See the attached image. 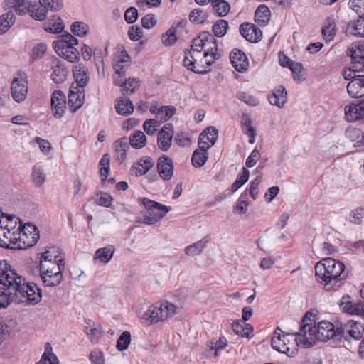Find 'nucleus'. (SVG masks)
<instances>
[{
    "mask_svg": "<svg viewBox=\"0 0 364 364\" xmlns=\"http://www.w3.org/2000/svg\"><path fill=\"white\" fill-rule=\"evenodd\" d=\"M339 326H335L332 323L326 321H322L316 324V322L311 320L306 313L302 321L298 340L301 344L306 347H311L316 341H326L331 338L339 340L338 330Z\"/></svg>",
    "mask_w": 364,
    "mask_h": 364,
    "instance_id": "1",
    "label": "nucleus"
},
{
    "mask_svg": "<svg viewBox=\"0 0 364 364\" xmlns=\"http://www.w3.org/2000/svg\"><path fill=\"white\" fill-rule=\"evenodd\" d=\"M343 262L333 258L323 259L315 265V274L328 291L338 289L347 274Z\"/></svg>",
    "mask_w": 364,
    "mask_h": 364,
    "instance_id": "2",
    "label": "nucleus"
},
{
    "mask_svg": "<svg viewBox=\"0 0 364 364\" xmlns=\"http://www.w3.org/2000/svg\"><path fill=\"white\" fill-rule=\"evenodd\" d=\"M9 305L16 304H26L34 305L39 303L42 299L41 289L35 283H28L21 276L16 277L15 280L9 282L6 290Z\"/></svg>",
    "mask_w": 364,
    "mask_h": 364,
    "instance_id": "3",
    "label": "nucleus"
},
{
    "mask_svg": "<svg viewBox=\"0 0 364 364\" xmlns=\"http://www.w3.org/2000/svg\"><path fill=\"white\" fill-rule=\"evenodd\" d=\"M176 312V306L173 304L164 301L149 306L141 318L149 324L152 325L173 316Z\"/></svg>",
    "mask_w": 364,
    "mask_h": 364,
    "instance_id": "4",
    "label": "nucleus"
},
{
    "mask_svg": "<svg viewBox=\"0 0 364 364\" xmlns=\"http://www.w3.org/2000/svg\"><path fill=\"white\" fill-rule=\"evenodd\" d=\"M138 201L149 213V215L144 216L142 220H138V223L146 225H154L159 222L171 210V207L164 205L147 198H139Z\"/></svg>",
    "mask_w": 364,
    "mask_h": 364,
    "instance_id": "5",
    "label": "nucleus"
},
{
    "mask_svg": "<svg viewBox=\"0 0 364 364\" xmlns=\"http://www.w3.org/2000/svg\"><path fill=\"white\" fill-rule=\"evenodd\" d=\"M296 333L294 335L297 336ZM293 337L294 333H284L277 327L271 340L272 347L279 353L293 357L296 350L294 342H299L298 338L294 339Z\"/></svg>",
    "mask_w": 364,
    "mask_h": 364,
    "instance_id": "6",
    "label": "nucleus"
},
{
    "mask_svg": "<svg viewBox=\"0 0 364 364\" xmlns=\"http://www.w3.org/2000/svg\"><path fill=\"white\" fill-rule=\"evenodd\" d=\"M65 269L61 263L44 262L40 264V276L45 287H55L63 280L62 272Z\"/></svg>",
    "mask_w": 364,
    "mask_h": 364,
    "instance_id": "7",
    "label": "nucleus"
},
{
    "mask_svg": "<svg viewBox=\"0 0 364 364\" xmlns=\"http://www.w3.org/2000/svg\"><path fill=\"white\" fill-rule=\"evenodd\" d=\"M18 249L26 250L33 247L39 239V232L34 225L28 223L23 226L18 227Z\"/></svg>",
    "mask_w": 364,
    "mask_h": 364,
    "instance_id": "8",
    "label": "nucleus"
},
{
    "mask_svg": "<svg viewBox=\"0 0 364 364\" xmlns=\"http://www.w3.org/2000/svg\"><path fill=\"white\" fill-rule=\"evenodd\" d=\"M11 96L16 102L21 103L26 100L28 83L25 73L20 72L16 74L11 82Z\"/></svg>",
    "mask_w": 364,
    "mask_h": 364,
    "instance_id": "9",
    "label": "nucleus"
},
{
    "mask_svg": "<svg viewBox=\"0 0 364 364\" xmlns=\"http://www.w3.org/2000/svg\"><path fill=\"white\" fill-rule=\"evenodd\" d=\"M338 338H343L346 341L352 338L359 340L362 338L364 332L363 324L353 320L348 321L344 325H340L338 330Z\"/></svg>",
    "mask_w": 364,
    "mask_h": 364,
    "instance_id": "10",
    "label": "nucleus"
},
{
    "mask_svg": "<svg viewBox=\"0 0 364 364\" xmlns=\"http://www.w3.org/2000/svg\"><path fill=\"white\" fill-rule=\"evenodd\" d=\"M53 48L58 55L70 63L80 59L79 51L73 46H65L63 41H53Z\"/></svg>",
    "mask_w": 364,
    "mask_h": 364,
    "instance_id": "11",
    "label": "nucleus"
},
{
    "mask_svg": "<svg viewBox=\"0 0 364 364\" xmlns=\"http://www.w3.org/2000/svg\"><path fill=\"white\" fill-rule=\"evenodd\" d=\"M51 111L53 116L61 118L65 113L66 107V97L60 90H55L51 95Z\"/></svg>",
    "mask_w": 364,
    "mask_h": 364,
    "instance_id": "12",
    "label": "nucleus"
},
{
    "mask_svg": "<svg viewBox=\"0 0 364 364\" xmlns=\"http://www.w3.org/2000/svg\"><path fill=\"white\" fill-rule=\"evenodd\" d=\"M173 134V127L170 123L164 125L159 132L157 144L161 151H166L169 149L172 143Z\"/></svg>",
    "mask_w": 364,
    "mask_h": 364,
    "instance_id": "13",
    "label": "nucleus"
},
{
    "mask_svg": "<svg viewBox=\"0 0 364 364\" xmlns=\"http://www.w3.org/2000/svg\"><path fill=\"white\" fill-rule=\"evenodd\" d=\"M85 100L84 90L79 87H75V82H73L70 87L68 105L70 110L72 112H75L80 108Z\"/></svg>",
    "mask_w": 364,
    "mask_h": 364,
    "instance_id": "14",
    "label": "nucleus"
},
{
    "mask_svg": "<svg viewBox=\"0 0 364 364\" xmlns=\"http://www.w3.org/2000/svg\"><path fill=\"white\" fill-rule=\"evenodd\" d=\"M240 33L247 41L256 43L262 37V31L251 23H242L240 26Z\"/></svg>",
    "mask_w": 364,
    "mask_h": 364,
    "instance_id": "15",
    "label": "nucleus"
},
{
    "mask_svg": "<svg viewBox=\"0 0 364 364\" xmlns=\"http://www.w3.org/2000/svg\"><path fill=\"white\" fill-rule=\"evenodd\" d=\"M349 296H344L340 301L341 309L350 314L360 316L364 318V302L358 301L353 303L350 301Z\"/></svg>",
    "mask_w": 364,
    "mask_h": 364,
    "instance_id": "16",
    "label": "nucleus"
},
{
    "mask_svg": "<svg viewBox=\"0 0 364 364\" xmlns=\"http://www.w3.org/2000/svg\"><path fill=\"white\" fill-rule=\"evenodd\" d=\"M154 164V161L150 156L142 157L132 164L130 173L136 177L142 176L153 168Z\"/></svg>",
    "mask_w": 364,
    "mask_h": 364,
    "instance_id": "17",
    "label": "nucleus"
},
{
    "mask_svg": "<svg viewBox=\"0 0 364 364\" xmlns=\"http://www.w3.org/2000/svg\"><path fill=\"white\" fill-rule=\"evenodd\" d=\"M230 59L235 69L240 73L245 72L248 68V59L244 52L239 49H233L230 53Z\"/></svg>",
    "mask_w": 364,
    "mask_h": 364,
    "instance_id": "18",
    "label": "nucleus"
},
{
    "mask_svg": "<svg viewBox=\"0 0 364 364\" xmlns=\"http://www.w3.org/2000/svg\"><path fill=\"white\" fill-rule=\"evenodd\" d=\"M157 169L161 178L166 181L171 179L173 172L172 160L166 156L160 157L157 163Z\"/></svg>",
    "mask_w": 364,
    "mask_h": 364,
    "instance_id": "19",
    "label": "nucleus"
},
{
    "mask_svg": "<svg viewBox=\"0 0 364 364\" xmlns=\"http://www.w3.org/2000/svg\"><path fill=\"white\" fill-rule=\"evenodd\" d=\"M51 68L53 70L51 75L53 81L56 84L63 83L66 80L68 73L65 65L60 60L55 59L52 62Z\"/></svg>",
    "mask_w": 364,
    "mask_h": 364,
    "instance_id": "20",
    "label": "nucleus"
},
{
    "mask_svg": "<svg viewBox=\"0 0 364 364\" xmlns=\"http://www.w3.org/2000/svg\"><path fill=\"white\" fill-rule=\"evenodd\" d=\"M87 72V67L82 64H77L74 66L73 73L76 84L75 87L84 90L89 80Z\"/></svg>",
    "mask_w": 364,
    "mask_h": 364,
    "instance_id": "21",
    "label": "nucleus"
},
{
    "mask_svg": "<svg viewBox=\"0 0 364 364\" xmlns=\"http://www.w3.org/2000/svg\"><path fill=\"white\" fill-rule=\"evenodd\" d=\"M347 91L353 98H359L364 96V75L357 79L350 81L347 85Z\"/></svg>",
    "mask_w": 364,
    "mask_h": 364,
    "instance_id": "22",
    "label": "nucleus"
},
{
    "mask_svg": "<svg viewBox=\"0 0 364 364\" xmlns=\"http://www.w3.org/2000/svg\"><path fill=\"white\" fill-rule=\"evenodd\" d=\"M287 100V92L285 87L279 85L272 91V93L269 95V102L271 105L277 106L281 108L283 107Z\"/></svg>",
    "mask_w": 364,
    "mask_h": 364,
    "instance_id": "23",
    "label": "nucleus"
},
{
    "mask_svg": "<svg viewBox=\"0 0 364 364\" xmlns=\"http://www.w3.org/2000/svg\"><path fill=\"white\" fill-rule=\"evenodd\" d=\"M10 267L6 260L0 261V284L7 288L9 287V282H12V280H15L18 276Z\"/></svg>",
    "mask_w": 364,
    "mask_h": 364,
    "instance_id": "24",
    "label": "nucleus"
},
{
    "mask_svg": "<svg viewBox=\"0 0 364 364\" xmlns=\"http://www.w3.org/2000/svg\"><path fill=\"white\" fill-rule=\"evenodd\" d=\"M204 57L213 56V58H220L223 55V50L218 47L215 37L208 33L207 43L205 48Z\"/></svg>",
    "mask_w": 364,
    "mask_h": 364,
    "instance_id": "25",
    "label": "nucleus"
},
{
    "mask_svg": "<svg viewBox=\"0 0 364 364\" xmlns=\"http://www.w3.org/2000/svg\"><path fill=\"white\" fill-rule=\"evenodd\" d=\"M114 146L116 152L115 160L122 164L126 159V154L129 149L128 139L125 137L121 138L114 143Z\"/></svg>",
    "mask_w": 364,
    "mask_h": 364,
    "instance_id": "26",
    "label": "nucleus"
},
{
    "mask_svg": "<svg viewBox=\"0 0 364 364\" xmlns=\"http://www.w3.org/2000/svg\"><path fill=\"white\" fill-rule=\"evenodd\" d=\"M182 21H179L178 23H173L165 33L161 35L162 44L166 47L173 46L178 41L176 36L177 28L181 27Z\"/></svg>",
    "mask_w": 364,
    "mask_h": 364,
    "instance_id": "27",
    "label": "nucleus"
},
{
    "mask_svg": "<svg viewBox=\"0 0 364 364\" xmlns=\"http://www.w3.org/2000/svg\"><path fill=\"white\" fill-rule=\"evenodd\" d=\"M321 33L326 41H333L336 33V21L333 17H328L326 19L321 29Z\"/></svg>",
    "mask_w": 364,
    "mask_h": 364,
    "instance_id": "28",
    "label": "nucleus"
},
{
    "mask_svg": "<svg viewBox=\"0 0 364 364\" xmlns=\"http://www.w3.org/2000/svg\"><path fill=\"white\" fill-rule=\"evenodd\" d=\"M115 109L119 114L127 116L133 112L134 105L128 98H119L116 100Z\"/></svg>",
    "mask_w": 364,
    "mask_h": 364,
    "instance_id": "29",
    "label": "nucleus"
},
{
    "mask_svg": "<svg viewBox=\"0 0 364 364\" xmlns=\"http://www.w3.org/2000/svg\"><path fill=\"white\" fill-rule=\"evenodd\" d=\"M44 262L56 263L58 264H63L65 267L64 259L57 254V250L55 247H50L48 250H46L42 254L40 264Z\"/></svg>",
    "mask_w": 364,
    "mask_h": 364,
    "instance_id": "30",
    "label": "nucleus"
},
{
    "mask_svg": "<svg viewBox=\"0 0 364 364\" xmlns=\"http://www.w3.org/2000/svg\"><path fill=\"white\" fill-rule=\"evenodd\" d=\"M115 249L112 245H107L105 247L97 250L95 253L94 259H98L103 263H107L112 258Z\"/></svg>",
    "mask_w": 364,
    "mask_h": 364,
    "instance_id": "31",
    "label": "nucleus"
},
{
    "mask_svg": "<svg viewBox=\"0 0 364 364\" xmlns=\"http://www.w3.org/2000/svg\"><path fill=\"white\" fill-rule=\"evenodd\" d=\"M115 85L122 87V92L124 95H129L139 89V80L136 78H129L122 84L115 82Z\"/></svg>",
    "mask_w": 364,
    "mask_h": 364,
    "instance_id": "32",
    "label": "nucleus"
},
{
    "mask_svg": "<svg viewBox=\"0 0 364 364\" xmlns=\"http://www.w3.org/2000/svg\"><path fill=\"white\" fill-rule=\"evenodd\" d=\"M146 136L141 131H135L129 136V143L135 149H141L146 145Z\"/></svg>",
    "mask_w": 364,
    "mask_h": 364,
    "instance_id": "33",
    "label": "nucleus"
},
{
    "mask_svg": "<svg viewBox=\"0 0 364 364\" xmlns=\"http://www.w3.org/2000/svg\"><path fill=\"white\" fill-rule=\"evenodd\" d=\"M346 32L353 36L364 37V18L350 22L346 27Z\"/></svg>",
    "mask_w": 364,
    "mask_h": 364,
    "instance_id": "34",
    "label": "nucleus"
},
{
    "mask_svg": "<svg viewBox=\"0 0 364 364\" xmlns=\"http://www.w3.org/2000/svg\"><path fill=\"white\" fill-rule=\"evenodd\" d=\"M15 22V15L9 11L0 16V35L5 33Z\"/></svg>",
    "mask_w": 364,
    "mask_h": 364,
    "instance_id": "35",
    "label": "nucleus"
},
{
    "mask_svg": "<svg viewBox=\"0 0 364 364\" xmlns=\"http://www.w3.org/2000/svg\"><path fill=\"white\" fill-rule=\"evenodd\" d=\"M208 240L206 238H203L193 245L188 246L186 248V254L195 257L202 253L203 249L205 247Z\"/></svg>",
    "mask_w": 364,
    "mask_h": 364,
    "instance_id": "36",
    "label": "nucleus"
},
{
    "mask_svg": "<svg viewBox=\"0 0 364 364\" xmlns=\"http://www.w3.org/2000/svg\"><path fill=\"white\" fill-rule=\"evenodd\" d=\"M85 333L92 343L97 344L102 336V329L100 325L97 326H90L85 328Z\"/></svg>",
    "mask_w": 364,
    "mask_h": 364,
    "instance_id": "37",
    "label": "nucleus"
},
{
    "mask_svg": "<svg viewBox=\"0 0 364 364\" xmlns=\"http://www.w3.org/2000/svg\"><path fill=\"white\" fill-rule=\"evenodd\" d=\"M64 29V23L60 16H53L51 22H48L45 25V30L52 33H59Z\"/></svg>",
    "mask_w": 364,
    "mask_h": 364,
    "instance_id": "38",
    "label": "nucleus"
},
{
    "mask_svg": "<svg viewBox=\"0 0 364 364\" xmlns=\"http://www.w3.org/2000/svg\"><path fill=\"white\" fill-rule=\"evenodd\" d=\"M363 71L364 70H363L360 68V65L357 63L350 68H344L342 71V76L345 80L352 81L353 79L360 77V76L362 75V74L360 73Z\"/></svg>",
    "mask_w": 364,
    "mask_h": 364,
    "instance_id": "39",
    "label": "nucleus"
},
{
    "mask_svg": "<svg viewBox=\"0 0 364 364\" xmlns=\"http://www.w3.org/2000/svg\"><path fill=\"white\" fill-rule=\"evenodd\" d=\"M183 58V66L188 69L190 66L194 65V63L203 57V52L201 50H189L185 53Z\"/></svg>",
    "mask_w": 364,
    "mask_h": 364,
    "instance_id": "40",
    "label": "nucleus"
},
{
    "mask_svg": "<svg viewBox=\"0 0 364 364\" xmlns=\"http://www.w3.org/2000/svg\"><path fill=\"white\" fill-rule=\"evenodd\" d=\"M363 133L358 128H348L346 131V136L351 142L355 144V146H360L363 144Z\"/></svg>",
    "mask_w": 364,
    "mask_h": 364,
    "instance_id": "41",
    "label": "nucleus"
},
{
    "mask_svg": "<svg viewBox=\"0 0 364 364\" xmlns=\"http://www.w3.org/2000/svg\"><path fill=\"white\" fill-rule=\"evenodd\" d=\"M245 326H247V324L245 323L243 321H235L232 324V328L233 331L237 334L242 337H250V333L252 332V328L251 327L245 328Z\"/></svg>",
    "mask_w": 364,
    "mask_h": 364,
    "instance_id": "42",
    "label": "nucleus"
},
{
    "mask_svg": "<svg viewBox=\"0 0 364 364\" xmlns=\"http://www.w3.org/2000/svg\"><path fill=\"white\" fill-rule=\"evenodd\" d=\"M109 162H110V157L108 154H105L99 163V166H100V174L101 176V181L104 183L109 174L110 166H109Z\"/></svg>",
    "mask_w": 364,
    "mask_h": 364,
    "instance_id": "43",
    "label": "nucleus"
},
{
    "mask_svg": "<svg viewBox=\"0 0 364 364\" xmlns=\"http://www.w3.org/2000/svg\"><path fill=\"white\" fill-rule=\"evenodd\" d=\"M70 30L75 36L84 37L88 33L90 27L85 22L75 21L72 23Z\"/></svg>",
    "mask_w": 364,
    "mask_h": 364,
    "instance_id": "44",
    "label": "nucleus"
},
{
    "mask_svg": "<svg viewBox=\"0 0 364 364\" xmlns=\"http://www.w3.org/2000/svg\"><path fill=\"white\" fill-rule=\"evenodd\" d=\"M218 136V130L213 127H208L200 134V140L205 139V141H208L212 146L215 143Z\"/></svg>",
    "mask_w": 364,
    "mask_h": 364,
    "instance_id": "45",
    "label": "nucleus"
},
{
    "mask_svg": "<svg viewBox=\"0 0 364 364\" xmlns=\"http://www.w3.org/2000/svg\"><path fill=\"white\" fill-rule=\"evenodd\" d=\"M270 14L269 9L266 5L262 4L257 7L255 16L259 23L262 22L264 23L269 21Z\"/></svg>",
    "mask_w": 364,
    "mask_h": 364,
    "instance_id": "46",
    "label": "nucleus"
},
{
    "mask_svg": "<svg viewBox=\"0 0 364 364\" xmlns=\"http://www.w3.org/2000/svg\"><path fill=\"white\" fill-rule=\"evenodd\" d=\"M345 117L349 122H354L361 119L360 112H359L356 104L345 107Z\"/></svg>",
    "mask_w": 364,
    "mask_h": 364,
    "instance_id": "47",
    "label": "nucleus"
},
{
    "mask_svg": "<svg viewBox=\"0 0 364 364\" xmlns=\"http://www.w3.org/2000/svg\"><path fill=\"white\" fill-rule=\"evenodd\" d=\"M250 176L249 170L246 168H242V172L240 175H239L231 186V191L235 193L237 191L241 186H242L247 181Z\"/></svg>",
    "mask_w": 364,
    "mask_h": 364,
    "instance_id": "48",
    "label": "nucleus"
},
{
    "mask_svg": "<svg viewBox=\"0 0 364 364\" xmlns=\"http://www.w3.org/2000/svg\"><path fill=\"white\" fill-rule=\"evenodd\" d=\"M208 153L195 151L192 155L191 162L194 167H202L208 160Z\"/></svg>",
    "mask_w": 364,
    "mask_h": 364,
    "instance_id": "49",
    "label": "nucleus"
},
{
    "mask_svg": "<svg viewBox=\"0 0 364 364\" xmlns=\"http://www.w3.org/2000/svg\"><path fill=\"white\" fill-rule=\"evenodd\" d=\"M228 29V22L224 19L217 21L213 26L212 31L217 37H223Z\"/></svg>",
    "mask_w": 364,
    "mask_h": 364,
    "instance_id": "50",
    "label": "nucleus"
},
{
    "mask_svg": "<svg viewBox=\"0 0 364 364\" xmlns=\"http://www.w3.org/2000/svg\"><path fill=\"white\" fill-rule=\"evenodd\" d=\"M208 36V33L204 32L201 33L198 38H195L193 41V44L191 45V48L190 50H201V52L205 50V48L207 43V38Z\"/></svg>",
    "mask_w": 364,
    "mask_h": 364,
    "instance_id": "51",
    "label": "nucleus"
},
{
    "mask_svg": "<svg viewBox=\"0 0 364 364\" xmlns=\"http://www.w3.org/2000/svg\"><path fill=\"white\" fill-rule=\"evenodd\" d=\"M114 200L112 196L107 193L101 192L97 195L95 203L100 206L109 208Z\"/></svg>",
    "mask_w": 364,
    "mask_h": 364,
    "instance_id": "52",
    "label": "nucleus"
},
{
    "mask_svg": "<svg viewBox=\"0 0 364 364\" xmlns=\"http://www.w3.org/2000/svg\"><path fill=\"white\" fill-rule=\"evenodd\" d=\"M160 109L161 113L158 118V120L160 122V124L168 121L176 112V109L173 106H161Z\"/></svg>",
    "mask_w": 364,
    "mask_h": 364,
    "instance_id": "53",
    "label": "nucleus"
},
{
    "mask_svg": "<svg viewBox=\"0 0 364 364\" xmlns=\"http://www.w3.org/2000/svg\"><path fill=\"white\" fill-rule=\"evenodd\" d=\"M40 4L46 10L58 11L63 7L62 0H39Z\"/></svg>",
    "mask_w": 364,
    "mask_h": 364,
    "instance_id": "54",
    "label": "nucleus"
},
{
    "mask_svg": "<svg viewBox=\"0 0 364 364\" xmlns=\"http://www.w3.org/2000/svg\"><path fill=\"white\" fill-rule=\"evenodd\" d=\"M32 178L36 186L43 185L46 180V176L43 169L38 166H35L32 172Z\"/></svg>",
    "mask_w": 364,
    "mask_h": 364,
    "instance_id": "55",
    "label": "nucleus"
},
{
    "mask_svg": "<svg viewBox=\"0 0 364 364\" xmlns=\"http://www.w3.org/2000/svg\"><path fill=\"white\" fill-rule=\"evenodd\" d=\"M131 342V334L129 331H124L119 338L117 340V348L120 350L123 351L126 350Z\"/></svg>",
    "mask_w": 364,
    "mask_h": 364,
    "instance_id": "56",
    "label": "nucleus"
},
{
    "mask_svg": "<svg viewBox=\"0 0 364 364\" xmlns=\"http://www.w3.org/2000/svg\"><path fill=\"white\" fill-rule=\"evenodd\" d=\"M212 6L215 12L218 14V16H226L230 10V4L227 1L212 3Z\"/></svg>",
    "mask_w": 364,
    "mask_h": 364,
    "instance_id": "57",
    "label": "nucleus"
},
{
    "mask_svg": "<svg viewBox=\"0 0 364 364\" xmlns=\"http://www.w3.org/2000/svg\"><path fill=\"white\" fill-rule=\"evenodd\" d=\"M159 125L160 122L158 119H150L144 122L143 128L147 134L154 135Z\"/></svg>",
    "mask_w": 364,
    "mask_h": 364,
    "instance_id": "58",
    "label": "nucleus"
},
{
    "mask_svg": "<svg viewBox=\"0 0 364 364\" xmlns=\"http://www.w3.org/2000/svg\"><path fill=\"white\" fill-rule=\"evenodd\" d=\"M206 17V13L200 9H194L189 15L190 21L196 23H201L204 22Z\"/></svg>",
    "mask_w": 364,
    "mask_h": 364,
    "instance_id": "59",
    "label": "nucleus"
},
{
    "mask_svg": "<svg viewBox=\"0 0 364 364\" xmlns=\"http://www.w3.org/2000/svg\"><path fill=\"white\" fill-rule=\"evenodd\" d=\"M13 231L11 232V230L9 228V233H6L7 240H9V247L11 249H18L16 246H18V228H13Z\"/></svg>",
    "mask_w": 364,
    "mask_h": 364,
    "instance_id": "60",
    "label": "nucleus"
},
{
    "mask_svg": "<svg viewBox=\"0 0 364 364\" xmlns=\"http://www.w3.org/2000/svg\"><path fill=\"white\" fill-rule=\"evenodd\" d=\"M349 6L359 18L364 17V0H350Z\"/></svg>",
    "mask_w": 364,
    "mask_h": 364,
    "instance_id": "61",
    "label": "nucleus"
},
{
    "mask_svg": "<svg viewBox=\"0 0 364 364\" xmlns=\"http://www.w3.org/2000/svg\"><path fill=\"white\" fill-rule=\"evenodd\" d=\"M242 129L244 134L247 135H252L253 132H255V129L252 125V120L250 117L247 114H243L241 121Z\"/></svg>",
    "mask_w": 364,
    "mask_h": 364,
    "instance_id": "62",
    "label": "nucleus"
},
{
    "mask_svg": "<svg viewBox=\"0 0 364 364\" xmlns=\"http://www.w3.org/2000/svg\"><path fill=\"white\" fill-rule=\"evenodd\" d=\"M46 50H47V46L45 43H41L37 44L32 49L31 55L32 60L35 61L38 58H43Z\"/></svg>",
    "mask_w": 364,
    "mask_h": 364,
    "instance_id": "63",
    "label": "nucleus"
},
{
    "mask_svg": "<svg viewBox=\"0 0 364 364\" xmlns=\"http://www.w3.org/2000/svg\"><path fill=\"white\" fill-rule=\"evenodd\" d=\"M203 53V57L196 62L194 65L190 66L188 70L198 74L206 73L208 72V66L205 65Z\"/></svg>",
    "mask_w": 364,
    "mask_h": 364,
    "instance_id": "64",
    "label": "nucleus"
}]
</instances>
